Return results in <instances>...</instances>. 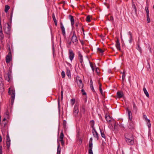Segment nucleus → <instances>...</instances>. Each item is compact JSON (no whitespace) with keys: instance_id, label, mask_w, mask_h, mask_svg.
<instances>
[{"instance_id":"nucleus-1","label":"nucleus","mask_w":154,"mask_h":154,"mask_svg":"<svg viewBox=\"0 0 154 154\" xmlns=\"http://www.w3.org/2000/svg\"><path fill=\"white\" fill-rule=\"evenodd\" d=\"M126 111L128 112L129 119L130 120L129 124V125L128 127L130 129H132L134 128V125L133 122L131 121L132 119V113L131 111L129 110L128 108L127 107L126 108Z\"/></svg>"},{"instance_id":"nucleus-2","label":"nucleus","mask_w":154,"mask_h":154,"mask_svg":"<svg viewBox=\"0 0 154 154\" xmlns=\"http://www.w3.org/2000/svg\"><path fill=\"white\" fill-rule=\"evenodd\" d=\"M8 89V93L9 94L11 95V104L12 105L14 103L15 97V91L14 89H11V88H9Z\"/></svg>"},{"instance_id":"nucleus-3","label":"nucleus","mask_w":154,"mask_h":154,"mask_svg":"<svg viewBox=\"0 0 154 154\" xmlns=\"http://www.w3.org/2000/svg\"><path fill=\"white\" fill-rule=\"evenodd\" d=\"M125 139L126 141L129 145H132L134 144V139L132 135H131V136L130 137L127 134L126 135Z\"/></svg>"},{"instance_id":"nucleus-4","label":"nucleus","mask_w":154,"mask_h":154,"mask_svg":"<svg viewBox=\"0 0 154 154\" xmlns=\"http://www.w3.org/2000/svg\"><path fill=\"white\" fill-rule=\"evenodd\" d=\"M11 70H9L7 73H5L4 74V76L5 80L8 82H9L10 80L11 79Z\"/></svg>"},{"instance_id":"nucleus-5","label":"nucleus","mask_w":154,"mask_h":154,"mask_svg":"<svg viewBox=\"0 0 154 154\" xmlns=\"http://www.w3.org/2000/svg\"><path fill=\"white\" fill-rule=\"evenodd\" d=\"M12 60V55L11 51L9 48V51L6 58V61L7 63H9Z\"/></svg>"},{"instance_id":"nucleus-6","label":"nucleus","mask_w":154,"mask_h":154,"mask_svg":"<svg viewBox=\"0 0 154 154\" xmlns=\"http://www.w3.org/2000/svg\"><path fill=\"white\" fill-rule=\"evenodd\" d=\"M76 80L78 86L80 88H82L83 85L82 83V81L80 77L78 76H77L76 78Z\"/></svg>"},{"instance_id":"nucleus-7","label":"nucleus","mask_w":154,"mask_h":154,"mask_svg":"<svg viewBox=\"0 0 154 154\" xmlns=\"http://www.w3.org/2000/svg\"><path fill=\"white\" fill-rule=\"evenodd\" d=\"M71 41L75 45L77 44L78 41L75 32H73V35L71 38Z\"/></svg>"},{"instance_id":"nucleus-8","label":"nucleus","mask_w":154,"mask_h":154,"mask_svg":"<svg viewBox=\"0 0 154 154\" xmlns=\"http://www.w3.org/2000/svg\"><path fill=\"white\" fill-rule=\"evenodd\" d=\"M11 29V27L8 23L6 24L5 25V28L4 29L5 32L7 34L10 33Z\"/></svg>"},{"instance_id":"nucleus-9","label":"nucleus","mask_w":154,"mask_h":154,"mask_svg":"<svg viewBox=\"0 0 154 154\" xmlns=\"http://www.w3.org/2000/svg\"><path fill=\"white\" fill-rule=\"evenodd\" d=\"M79 112L78 109V105L77 104H75V105L74 107V108L73 113L74 115L75 116H77L78 115Z\"/></svg>"},{"instance_id":"nucleus-10","label":"nucleus","mask_w":154,"mask_h":154,"mask_svg":"<svg viewBox=\"0 0 154 154\" xmlns=\"http://www.w3.org/2000/svg\"><path fill=\"white\" fill-rule=\"evenodd\" d=\"M69 59L72 61L74 57V54L71 50H69Z\"/></svg>"},{"instance_id":"nucleus-11","label":"nucleus","mask_w":154,"mask_h":154,"mask_svg":"<svg viewBox=\"0 0 154 154\" xmlns=\"http://www.w3.org/2000/svg\"><path fill=\"white\" fill-rule=\"evenodd\" d=\"M116 95L118 98H121L124 96V94L122 91H118Z\"/></svg>"},{"instance_id":"nucleus-12","label":"nucleus","mask_w":154,"mask_h":154,"mask_svg":"<svg viewBox=\"0 0 154 154\" xmlns=\"http://www.w3.org/2000/svg\"><path fill=\"white\" fill-rule=\"evenodd\" d=\"M92 133L94 137H95L97 140H98V134L94 129H93V131H92Z\"/></svg>"},{"instance_id":"nucleus-13","label":"nucleus","mask_w":154,"mask_h":154,"mask_svg":"<svg viewBox=\"0 0 154 154\" xmlns=\"http://www.w3.org/2000/svg\"><path fill=\"white\" fill-rule=\"evenodd\" d=\"M60 26L62 32V34L63 35H65V29L62 22L60 23Z\"/></svg>"},{"instance_id":"nucleus-14","label":"nucleus","mask_w":154,"mask_h":154,"mask_svg":"<svg viewBox=\"0 0 154 154\" xmlns=\"http://www.w3.org/2000/svg\"><path fill=\"white\" fill-rule=\"evenodd\" d=\"M78 55H79V60L80 61V62L81 63H82L83 62V58H82V57H83L82 56L81 54V53L79 51L78 52Z\"/></svg>"},{"instance_id":"nucleus-15","label":"nucleus","mask_w":154,"mask_h":154,"mask_svg":"<svg viewBox=\"0 0 154 154\" xmlns=\"http://www.w3.org/2000/svg\"><path fill=\"white\" fill-rule=\"evenodd\" d=\"M69 17L71 22V25L72 26H73L74 23V20L73 16L72 15H69Z\"/></svg>"},{"instance_id":"nucleus-16","label":"nucleus","mask_w":154,"mask_h":154,"mask_svg":"<svg viewBox=\"0 0 154 154\" xmlns=\"http://www.w3.org/2000/svg\"><path fill=\"white\" fill-rule=\"evenodd\" d=\"M116 46L118 50H121L120 48V44L118 40H117L116 42Z\"/></svg>"},{"instance_id":"nucleus-17","label":"nucleus","mask_w":154,"mask_h":154,"mask_svg":"<svg viewBox=\"0 0 154 154\" xmlns=\"http://www.w3.org/2000/svg\"><path fill=\"white\" fill-rule=\"evenodd\" d=\"M143 90L144 91V92L145 94H146V96L148 97H149V94L147 91L146 88H143Z\"/></svg>"},{"instance_id":"nucleus-18","label":"nucleus","mask_w":154,"mask_h":154,"mask_svg":"<svg viewBox=\"0 0 154 154\" xmlns=\"http://www.w3.org/2000/svg\"><path fill=\"white\" fill-rule=\"evenodd\" d=\"M128 34L130 35V39L129 40V41L130 43H131L133 40L132 34L131 32H128Z\"/></svg>"},{"instance_id":"nucleus-19","label":"nucleus","mask_w":154,"mask_h":154,"mask_svg":"<svg viewBox=\"0 0 154 154\" xmlns=\"http://www.w3.org/2000/svg\"><path fill=\"white\" fill-rule=\"evenodd\" d=\"M10 141H11L10 140H7L6 145H7V147L8 149H9L10 146Z\"/></svg>"},{"instance_id":"nucleus-20","label":"nucleus","mask_w":154,"mask_h":154,"mask_svg":"<svg viewBox=\"0 0 154 154\" xmlns=\"http://www.w3.org/2000/svg\"><path fill=\"white\" fill-rule=\"evenodd\" d=\"M133 110L134 111H135L136 112L137 110V109L136 105L135 104V103L134 102L133 103Z\"/></svg>"},{"instance_id":"nucleus-21","label":"nucleus","mask_w":154,"mask_h":154,"mask_svg":"<svg viewBox=\"0 0 154 154\" xmlns=\"http://www.w3.org/2000/svg\"><path fill=\"white\" fill-rule=\"evenodd\" d=\"M105 119L108 122H110L111 121V118L109 115H106L105 116Z\"/></svg>"},{"instance_id":"nucleus-22","label":"nucleus","mask_w":154,"mask_h":154,"mask_svg":"<svg viewBox=\"0 0 154 154\" xmlns=\"http://www.w3.org/2000/svg\"><path fill=\"white\" fill-rule=\"evenodd\" d=\"M132 8L133 10H134L135 12V13H137V9L136 6L133 3H132Z\"/></svg>"},{"instance_id":"nucleus-23","label":"nucleus","mask_w":154,"mask_h":154,"mask_svg":"<svg viewBox=\"0 0 154 154\" xmlns=\"http://www.w3.org/2000/svg\"><path fill=\"white\" fill-rule=\"evenodd\" d=\"M5 12L7 13L8 12V10L9 9L10 7L8 5H6L5 6Z\"/></svg>"},{"instance_id":"nucleus-24","label":"nucleus","mask_w":154,"mask_h":154,"mask_svg":"<svg viewBox=\"0 0 154 154\" xmlns=\"http://www.w3.org/2000/svg\"><path fill=\"white\" fill-rule=\"evenodd\" d=\"M80 110L81 112L83 113H84L85 112V107L84 106H82Z\"/></svg>"},{"instance_id":"nucleus-25","label":"nucleus","mask_w":154,"mask_h":154,"mask_svg":"<svg viewBox=\"0 0 154 154\" xmlns=\"http://www.w3.org/2000/svg\"><path fill=\"white\" fill-rule=\"evenodd\" d=\"M97 51L102 54L103 52L104 51L100 48H97Z\"/></svg>"},{"instance_id":"nucleus-26","label":"nucleus","mask_w":154,"mask_h":154,"mask_svg":"<svg viewBox=\"0 0 154 154\" xmlns=\"http://www.w3.org/2000/svg\"><path fill=\"white\" fill-rule=\"evenodd\" d=\"M64 135L63 134V132L62 131L61 133L60 134L59 138L60 140H63V138Z\"/></svg>"},{"instance_id":"nucleus-27","label":"nucleus","mask_w":154,"mask_h":154,"mask_svg":"<svg viewBox=\"0 0 154 154\" xmlns=\"http://www.w3.org/2000/svg\"><path fill=\"white\" fill-rule=\"evenodd\" d=\"M101 84L100 83H99V90L102 96H103V92L102 89L101 87Z\"/></svg>"},{"instance_id":"nucleus-28","label":"nucleus","mask_w":154,"mask_h":154,"mask_svg":"<svg viewBox=\"0 0 154 154\" xmlns=\"http://www.w3.org/2000/svg\"><path fill=\"white\" fill-rule=\"evenodd\" d=\"M91 16L89 15H88V16L86 18V21L88 22H90L91 20Z\"/></svg>"},{"instance_id":"nucleus-29","label":"nucleus","mask_w":154,"mask_h":154,"mask_svg":"<svg viewBox=\"0 0 154 154\" xmlns=\"http://www.w3.org/2000/svg\"><path fill=\"white\" fill-rule=\"evenodd\" d=\"M67 71H66V75L69 77H70V72L69 70L68 69H66Z\"/></svg>"},{"instance_id":"nucleus-30","label":"nucleus","mask_w":154,"mask_h":154,"mask_svg":"<svg viewBox=\"0 0 154 154\" xmlns=\"http://www.w3.org/2000/svg\"><path fill=\"white\" fill-rule=\"evenodd\" d=\"M125 71H124L122 73V79L123 81L125 79Z\"/></svg>"},{"instance_id":"nucleus-31","label":"nucleus","mask_w":154,"mask_h":154,"mask_svg":"<svg viewBox=\"0 0 154 154\" xmlns=\"http://www.w3.org/2000/svg\"><path fill=\"white\" fill-rule=\"evenodd\" d=\"M145 10L146 13V16H149V11L147 7H145Z\"/></svg>"},{"instance_id":"nucleus-32","label":"nucleus","mask_w":154,"mask_h":154,"mask_svg":"<svg viewBox=\"0 0 154 154\" xmlns=\"http://www.w3.org/2000/svg\"><path fill=\"white\" fill-rule=\"evenodd\" d=\"M147 123V126L148 128H149L151 127V124L150 120H147V121L146 122Z\"/></svg>"},{"instance_id":"nucleus-33","label":"nucleus","mask_w":154,"mask_h":154,"mask_svg":"<svg viewBox=\"0 0 154 154\" xmlns=\"http://www.w3.org/2000/svg\"><path fill=\"white\" fill-rule=\"evenodd\" d=\"M71 104L73 105L75 103V100L74 99H71Z\"/></svg>"},{"instance_id":"nucleus-34","label":"nucleus","mask_w":154,"mask_h":154,"mask_svg":"<svg viewBox=\"0 0 154 154\" xmlns=\"http://www.w3.org/2000/svg\"><path fill=\"white\" fill-rule=\"evenodd\" d=\"M5 117L7 118H8V116L9 115V113L8 110H7L5 113Z\"/></svg>"},{"instance_id":"nucleus-35","label":"nucleus","mask_w":154,"mask_h":154,"mask_svg":"<svg viewBox=\"0 0 154 154\" xmlns=\"http://www.w3.org/2000/svg\"><path fill=\"white\" fill-rule=\"evenodd\" d=\"M2 78L0 77V86L2 87H3V84L2 83Z\"/></svg>"},{"instance_id":"nucleus-36","label":"nucleus","mask_w":154,"mask_h":154,"mask_svg":"<svg viewBox=\"0 0 154 154\" xmlns=\"http://www.w3.org/2000/svg\"><path fill=\"white\" fill-rule=\"evenodd\" d=\"M61 75L62 78H64L65 76V73L64 71H62L61 72Z\"/></svg>"},{"instance_id":"nucleus-37","label":"nucleus","mask_w":154,"mask_h":154,"mask_svg":"<svg viewBox=\"0 0 154 154\" xmlns=\"http://www.w3.org/2000/svg\"><path fill=\"white\" fill-rule=\"evenodd\" d=\"M100 133H101V136L102 137H103V138H104L105 139V134H104V133L103 132H102V131L101 130H100Z\"/></svg>"},{"instance_id":"nucleus-38","label":"nucleus","mask_w":154,"mask_h":154,"mask_svg":"<svg viewBox=\"0 0 154 154\" xmlns=\"http://www.w3.org/2000/svg\"><path fill=\"white\" fill-rule=\"evenodd\" d=\"M92 143H89V149H92Z\"/></svg>"},{"instance_id":"nucleus-39","label":"nucleus","mask_w":154,"mask_h":154,"mask_svg":"<svg viewBox=\"0 0 154 154\" xmlns=\"http://www.w3.org/2000/svg\"><path fill=\"white\" fill-rule=\"evenodd\" d=\"M137 49L140 52H141V48L139 46V45H138L137 47Z\"/></svg>"},{"instance_id":"nucleus-40","label":"nucleus","mask_w":154,"mask_h":154,"mask_svg":"<svg viewBox=\"0 0 154 154\" xmlns=\"http://www.w3.org/2000/svg\"><path fill=\"white\" fill-rule=\"evenodd\" d=\"M60 144L59 143L58 144V146H57V151H60Z\"/></svg>"},{"instance_id":"nucleus-41","label":"nucleus","mask_w":154,"mask_h":154,"mask_svg":"<svg viewBox=\"0 0 154 154\" xmlns=\"http://www.w3.org/2000/svg\"><path fill=\"white\" fill-rule=\"evenodd\" d=\"M66 121L64 120L63 122V125L64 127L65 128L66 127Z\"/></svg>"},{"instance_id":"nucleus-42","label":"nucleus","mask_w":154,"mask_h":154,"mask_svg":"<svg viewBox=\"0 0 154 154\" xmlns=\"http://www.w3.org/2000/svg\"><path fill=\"white\" fill-rule=\"evenodd\" d=\"M81 91L82 94L83 95H86V92H85L84 90L83 89H82Z\"/></svg>"},{"instance_id":"nucleus-43","label":"nucleus","mask_w":154,"mask_h":154,"mask_svg":"<svg viewBox=\"0 0 154 154\" xmlns=\"http://www.w3.org/2000/svg\"><path fill=\"white\" fill-rule=\"evenodd\" d=\"M147 16V22L149 23L150 22V20L149 18V16Z\"/></svg>"},{"instance_id":"nucleus-44","label":"nucleus","mask_w":154,"mask_h":154,"mask_svg":"<svg viewBox=\"0 0 154 154\" xmlns=\"http://www.w3.org/2000/svg\"><path fill=\"white\" fill-rule=\"evenodd\" d=\"M90 66L92 68V69L93 71L94 72V69L93 66V65H92V63L90 62Z\"/></svg>"},{"instance_id":"nucleus-45","label":"nucleus","mask_w":154,"mask_h":154,"mask_svg":"<svg viewBox=\"0 0 154 154\" xmlns=\"http://www.w3.org/2000/svg\"><path fill=\"white\" fill-rule=\"evenodd\" d=\"M143 118L146 121V122L147 121V120H149V119H148L147 118V117L146 115H143Z\"/></svg>"},{"instance_id":"nucleus-46","label":"nucleus","mask_w":154,"mask_h":154,"mask_svg":"<svg viewBox=\"0 0 154 154\" xmlns=\"http://www.w3.org/2000/svg\"><path fill=\"white\" fill-rule=\"evenodd\" d=\"M0 154H2V147L1 146H0Z\"/></svg>"},{"instance_id":"nucleus-47","label":"nucleus","mask_w":154,"mask_h":154,"mask_svg":"<svg viewBox=\"0 0 154 154\" xmlns=\"http://www.w3.org/2000/svg\"><path fill=\"white\" fill-rule=\"evenodd\" d=\"M52 17H53V18L54 21H57L55 17L54 16V14H53L52 15Z\"/></svg>"},{"instance_id":"nucleus-48","label":"nucleus","mask_w":154,"mask_h":154,"mask_svg":"<svg viewBox=\"0 0 154 154\" xmlns=\"http://www.w3.org/2000/svg\"><path fill=\"white\" fill-rule=\"evenodd\" d=\"M89 153L90 154H93L92 149H89Z\"/></svg>"},{"instance_id":"nucleus-49","label":"nucleus","mask_w":154,"mask_h":154,"mask_svg":"<svg viewBox=\"0 0 154 154\" xmlns=\"http://www.w3.org/2000/svg\"><path fill=\"white\" fill-rule=\"evenodd\" d=\"M0 36L1 37V38L3 39L4 37V35L3 34L2 32H0Z\"/></svg>"},{"instance_id":"nucleus-50","label":"nucleus","mask_w":154,"mask_h":154,"mask_svg":"<svg viewBox=\"0 0 154 154\" xmlns=\"http://www.w3.org/2000/svg\"><path fill=\"white\" fill-rule=\"evenodd\" d=\"M60 141L61 142V144L63 145V146L64 145V142L63 141V140H60Z\"/></svg>"},{"instance_id":"nucleus-51","label":"nucleus","mask_w":154,"mask_h":154,"mask_svg":"<svg viewBox=\"0 0 154 154\" xmlns=\"http://www.w3.org/2000/svg\"><path fill=\"white\" fill-rule=\"evenodd\" d=\"M6 140H10V138H9V135H8V134H7V136Z\"/></svg>"},{"instance_id":"nucleus-52","label":"nucleus","mask_w":154,"mask_h":154,"mask_svg":"<svg viewBox=\"0 0 154 154\" xmlns=\"http://www.w3.org/2000/svg\"><path fill=\"white\" fill-rule=\"evenodd\" d=\"M91 89L93 91H94V88H93V84H91Z\"/></svg>"},{"instance_id":"nucleus-53","label":"nucleus","mask_w":154,"mask_h":154,"mask_svg":"<svg viewBox=\"0 0 154 154\" xmlns=\"http://www.w3.org/2000/svg\"><path fill=\"white\" fill-rule=\"evenodd\" d=\"M113 18L112 16H110V20L113 21Z\"/></svg>"},{"instance_id":"nucleus-54","label":"nucleus","mask_w":154,"mask_h":154,"mask_svg":"<svg viewBox=\"0 0 154 154\" xmlns=\"http://www.w3.org/2000/svg\"><path fill=\"white\" fill-rule=\"evenodd\" d=\"M92 140H93V139H92V138H90V141H89V143H91H91H92Z\"/></svg>"},{"instance_id":"nucleus-55","label":"nucleus","mask_w":154,"mask_h":154,"mask_svg":"<svg viewBox=\"0 0 154 154\" xmlns=\"http://www.w3.org/2000/svg\"><path fill=\"white\" fill-rule=\"evenodd\" d=\"M82 142V140L81 139H79V144H81Z\"/></svg>"},{"instance_id":"nucleus-56","label":"nucleus","mask_w":154,"mask_h":154,"mask_svg":"<svg viewBox=\"0 0 154 154\" xmlns=\"http://www.w3.org/2000/svg\"><path fill=\"white\" fill-rule=\"evenodd\" d=\"M58 107H59L60 106V103L59 99H58Z\"/></svg>"},{"instance_id":"nucleus-57","label":"nucleus","mask_w":154,"mask_h":154,"mask_svg":"<svg viewBox=\"0 0 154 154\" xmlns=\"http://www.w3.org/2000/svg\"><path fill=\"white\" fill-rule=\"evenodd\" d=\"M54 22L55 25H56V26H57V21H54Z\"/></svg>"},{"instance_id":"nucleus-58","label":"nucleus","mask_w":154,"mask_h":154,"mask_svg":"<svg viewBox=\"0 0 154 154\" xmlns=\"http://www.w3.org/2000/svg\"><path fill=\"white\" fill-rule=\"evenodd\" d=\"M60 151H57V154H60Z\"/></svg>"},{"instance_id":"nucleus-59","label":"nucleus","mask_w":154,"mask_h":154,"mask_svg":"<svg viewBox=\"0 0 154 154\" xmlns=\"http://www.w3.org/2000/svg\"><path fill=\"white\" fill-rule=\"evenodd\" d=\"M2 141V138L1 136L0 135V142Z\"/></svg>"},{"instance_id":"nucleus-60","label":"nucleus","mask_w":154,"mask_h":154,"mask_svg":"<svg viewBox=\"0 0 154 154\" xmlns=\"http://www.w3.org/2000/svg\"><path fill=\"white\" fill-rule=\"evenodd\" d=\"M78 25H79V23H76L75 24V26H76L77 27H78Z\"/></svg>"},{"instance_id":"nucleus-61","label":"nucleus","mask_w":154,"mask_h":154,"mask_svg":"<svg viewBox=\"0 0 154 154\" xmlns=\"http://www.w3.org/2000/svg\"><path fill=\"white\" fill-rule=\"evenodd\" d=\"M6 118H6L5 117V118H4L3 119V121H5L6 119Z\"/></svg>"},{"instance_id":"nucleus-62","label":"nucleus","mask_w":154,"mask_h":154,"mask_svg":"<svg viewBox=\"0 0 154 154\" xmlns=\"http://www.w3.org/2000/svg\"><path fill=\"white\" fill-rule=\"evenodd\" d=\"M63 89H62V91H61V94H63Z\"/></svg>"},{"instance_id":"nucleus-63","label":"nucleus","mask_w":154,"mask_h":154,"mask_svg":"<svg viewBox=\"0 0 154 154\" xmlns=\"http://www.w3.org/2000/svg\"><path fill=\"white\" fill-rule=\"evenodd\" d=\"M63 98V94H61V99L62 100Z\"/></svg>"},{"instance_id":"nucleus-64","label":"nucleus","mask_w":154,"mask_h":154,"mask_svg":"<svg viewBox=\"0 0 154 154\" xmlns=\"http://www.w3.org/2000/svg\"><path fill=\"white\" fill-rule=\"evenodd\" d=\"M71 42H70L68 43V44L69 45H71Z\"/></svg>"}]
</instances>
